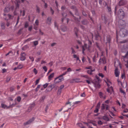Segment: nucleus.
Instances as JSON below:
<instances>
[{
    "instance_id": "61",
    "label": "nucleus",
    "mask_w": 128,
    "mask_h": 128,
    "mask_svg": "<svg viewBox=\"0 0 128 128\" xmlns=\"http://www.w3.org/2000/svg\"><path fill=\"white\" fill-rule=\"evenodd\" d=\"M85 96V94L84 93L81 94L80 95V96L81 97H84Z\"/></svg>"
},
{
    "instance_id": "49",
    "label": "nucleus",
    "mask_w": 128,
    "mask_h": 128,
    "mask_svg": "<svg viewBox=\"0 0 128 128\" xmlns=\"http://www.w3.org/2000/svg\"><path fill=\"white\" fill-rule=\"evenodd\" d=\"M40 79H38L36 80V84H35L36 85L39 82Z\"/></svg>"
},
{
    "instance_id": "9",
    "label": "nucleus",
    "mask_w": 128,
    "mask_h": 128,
    "mask_svg": "<svg viewBox=\"0 0 128 128\" xmlns=\"http://www.w3.org/2000/svg\"><path fill=\"white\" fill-rule=\"evenodd\" d=\"M54 73H52L50 74L48 76V82H50L52 79V78L54 77Z\"/></svg>"
},
{
    "instance_id": "64",
    "label": "nucleus",
    "mask_w": 128,
    "mask_h": 128,
    "mask_svg": "<svg viewBox=\"0 0 128 128\" xmlns=\"http://www.w3.org/2000/svg\"><path fill=\"white\" fill-rule=\"evenodd\" d=\"M2 70L3 73L5 72H6V70L4 68Z\"/></svg>"
},
{
    "instance_id": "25",
    "label": "nucleus",
    "mask_w": 128,
    "mask_h": 128,
    "mask_svg": "<svg viewBox=\"0 0 128 128\" xmlns=\"http://www.w3.org/2000/svg\"><path fill=\"white\" fill-rule=\"evenodd\" d=\"M51 21V18H48L47 19V22L49 24L50 22Z\"/></svg>"
},
{
    "instance_id": "60",
    "label": "nucleus",
    "mask_w": 128,
    "mask_h": 128,
    "mask_svg": "<svg viewBox=\"0 0 128 128\" xmlns=\"http://www.w3.org/2000/svg\"><path fill=\"white\" fill-rule=\"evenodd\" d=\"M8 16L9 18H10V19L12 18V16L10 14H8Z\"/></svg>"
},
{
    "instance_id": "48",
    "label": "nucleus",
    "mask_w": 128,
    "mask_h": 128,
    "mask_svg": "<svg viewBox=\"0 0 128 128\" xmlns=\"http://www.w3.org/2000/svg\"><path fill=\"white\" fill-rule=\"evenodd\" d=\"M98 75L100 76L102 78H103L104 76L103 74L102 73H99L98 74Z\"/></svg>"
},
{
    "instance_id": "16",
    "label": "nucleus",
    "mask_w": 128,
    "mask_h": 128,
    "mask_svg": "<svg viewBox=\"0 0 128 128\" xmlns=\"http://www.w3.org/2000/svg\"><path fill=\"white\" fill-rule=\"evenodd\" d=\"M98 56V53H96L94 56V57L93 58V61L94 62L95 61V59L96 58H97Z\"/></svg>"
},
{
    "instance_id": "54",
    "label": "nucleus",
    "mask_w": 128,
    "mask_h": 128,
    "mask_svg": "<svg viewBox=\"0 0 128 128\" xmlns=\"http://www.w3.org/2000/svg\"><path fill=\"white\" fill-rule=\"evenodd\" d=\"M72 71V69L70 68H69L67 69L68 72H70Z\"/></svg>"
},
{
    "instance_id": "38",
    "label": "nucleus",
    "mask_w": 128,
    "mask_h": 128,
    "mask_svg": "<svg viewBox=\"0 0 128 128\" xmlns=\"http://www.w3.org/2000/svg\"><path fill=\"white\" fill-rule=\"evenodd\" d=\"M100 103L99 102H98L97 104V105L96 106V108L99 109V108L100 107Z\"/></svg>"
},
{
    "instance_id": "1",
    "label": "nucleus",
    "mask_w": 128,
    "mask_h": 128,
    "mask_svg": "<svg viewBox=\"0 0 128 128\" xmlns=\"http://www.w3.org/2000/svg\"><path fill=\"white\" fill-rule=\"evenodd\" d=\"M85 42L84 45L82 46V53L84 54V51L85 50L87 49L89 52H90V50L91 48V42L89 40H86Z\"/></svg>"
},
{
    "instance_id": "15",
    "label": "nucleus",
    "mask_w": 128,
    "mask_h": 128,
    "mask_svg": "<svg viewBox=\"0 0 128 128\" xmlns=\"http://www.w3.org/2000/svg\"><path fill=\"white\" fill-rule=\"evenodd\" d=\"M102 119L106 121L109 120V119L106 116H105L103 117Z\"/></svg>"
},
{
    "instance_id": "59",
    "label": "nucleus",
    "mask_w": 128,
    "mask_h": 128,
    "mask_svg": "<svg viewBox=\"0 0 128 128\" xmlns=\"http://www.w3.org/2000/svg\"><path fill=\"white\" fill-rule=\"evenodd\" d=\"M102 59H100L99 60V62L100 63H102Z\"/></svg>"
},
{
    "instance_id": "32",
    "label": "nucleus",
    "mask_w": 128,
    "mask_h": 128,
    "mask_svg": "<svg viewBox=\"0 0 128 128\" xmlns=\"http://www.w3.org/2000/svg\"><path fill=\"white\" fill-rule=\"evenodd\" d=\"M42 68L44 70L45 72H46L47 71V69L46 67L45 66H44L42 67Z\"/></svg>"
},
{
    "instance_id": "17",
    "label": "nucleus",
    "mask_w": 128,
    "mask_h": 128,
    "mask_svg": "<svg viewBox=\"0 0 128 128\" xmlns=\"http://www.w3.org/2000/svg\"><path fill=\"white\" fill-rule=\"evenodd\" d=\"M1 106V107L4 108H8V107L6 105L3 103H2Z\"/></svg>"
},
{
    "instance_id": "43",
    "label": "nucleus",
    "mask_w": 128,
    "mask_h": 128,
    "mask_svg": "<svg viewBox=\"0 0 128 128\" xmlns=\"http://www.w3.org/2000/svg\"><path fill=\"white\" fill-rule=\"evenodd\" d=\"M98 111V109L96 108V109L94 110V112L95 113H97Z\"/></svg>"
},
{
    "instance_id": "10",
    "label": "nucleus",
    "mask_w": 128,
    "mask_h": 128,
    "mask_svg": "<svg viewBox=\"0 0 128 128\" xmlns=\"http://www.w3.org/2000/svg\"><path fill=\"white\" fill-rule=\"evenodd\" d=\"M116 65H119V66L120 68H121V66L120 62V61L118 60H117L114 63L115 66Z\"/></svg>"
},
{
    "instance_id": "55",
    "label": "nucleus",
    "mask_w": 128,
    "mask_h": 128,
    "mask_svg": "<svg viewBox=\"0 0 128 128\" xmlns=\"http://www.w3.org/2000/svg\"><path fill=\"white\" fill-rule=\"evenodd\" d=\"M86 61V60L85 59L84 57H83L82 58V62L84 63Z\"/></svg>"
},
{
    "instance_id": "31",
    "label": "nucleus",
    "mask_w": 128,
    "mask_h": 128,
    "mask_svg": "<svg viewBox=\"0 0 128 128\" xmlns=\"http://www.w3.org/2000/svg\"><path fill=\"white\" fill-rule=\"evenodd\" d=\"M11 78V77L10 76H9L7 78L6 80V81L7 82H9Z\"/></svg>"
},
{
    "instance_id": "7",
    "label": "nucleus",
    "mask_w": 128,
    "mask_h": 128,
    "mask_svg": "<svg viewBox=\"0 0 128 128\" xmlns=\"http://www.w3.org/2000/svg\"><path fill=\"white\" fill-rule=\"evenodd\" d=\"M114 74L116 77L119 76L120 74V71L117 68H116L115 70Z\"/></svg>"
},
{
    "instance_id": "56",
    "label": "nucleus",
    "mask_w": 128,
    "mask_h": 128,
    "mask_svg": "<svg viewBox=\"0 0 128 128\" xmlns=\"http://www.w3.org/2000/svg\"><path fill=\"white\" fill-rule=\"evenodd\" d=\"M92 66H90L88 67H87L86 68L90 70V69H92Z\"/></svg>"
},
{
    "instance_id": "51",
    "label": "nucleus",
    "mask_w": 128,
    "mask_h": 128,
    "mask_svg": "<svg viewBox=\"0 0 128 128\" xmlns=\"http://www.w3.org/2000/svg\"><path fill=\"white\" fill-rule=\"evenodd\" d=\"M98 123L99 124H102V122L100 120H99L98 122Z\"/></svg>"
},
{
    "instance_id": "23",
    "label": "nucleus",
    "mask_w": 128,
    "mask_h": 128,
    "mask_svg": "<svg viewBox=\"0 0 128 128\" xmlns=\"http://www.w3.org/2000/svg\"><path fill=\"white\" fill-rule=\"evenodd\" d=\"M120 92L122 93L123 94L124 96H125L126 95V93L123 90L120 89Z\"/></svg>"
},
{
    "instance_id": "2",
    "label": "nucleus",
    "mask_w": 128,
    "mask_h": 128,
    "mask_svg": "<svg viewBox=\"0 0 128 128\" xmlns=\"http://www.w3.org/2000/svg\"><path fill=\"white\" fill-rule=\"evenodd\" d=\"M104 80L106 84L108 87V88L107 89V92L109 93H110V94H111L113 92V88L112 86H110L111 84V82L110 80L107 78H106Z\"/></svg>"
},
{
    "instance_id": "34",
    "label": "nucleus",
    "mask_w": 128,
    "mask_h": 128,
    "mask_svg": "<svg viewBox=\"0 0 128 128\" xmlns=\"http://www.w3.org/2000/svg\"><path fill=\"white\" fill-rule=\"evenodd\" d=\"M34 45L35 46H36L38 44V42L37 41H36L34 42Z\"/></svg>"
},
{
    "instance_id": "62",
    "label": "nucleus",
    "mask_w": 128,
    "mask_h": 128,
    "mask_svg": "<svg viewBox=\"0 0 128 128\" xmlns=\"http://www.w3.org/2000/svg\"><path fill=\"white\" fill-rule=\"evenodd\" d=\"M72 53L74 54L76 53V52L72 48Z\"/></svg>"
},
{
    "instance_id": "40",
    "label": "nucleus",
    "mask_w": 128,
    "mask_h": 128,
    "mask_svg": "<svg viewBox=\"0 0 128 128\" xmlns=\"http://www.w3.org/2000/svg\"><path fill=\"white\" fill-rule=\"evenodd\" d=\"M82 22L83 24H87V22L86 20H85L82 21Z\"/></svg>"
},
{
    "instance_id": "58",
    "label": "nucleus",
    "mask_w": 128,
    "mask_h": 128,
    "mask_svg": "<svg viewBox=\"0 0 128 128\" xmlns=\"http://www.w3.org/2000/svg\"><path fill=\"white\" fill-rule=\"evenodd\" d=\"M41 53V51H39L37 53V55H40Z\"/></svg>"
},
{
    "instance_id": "27",
    "label": "nucleus",
    "mask_w": 128,
    "mask_h": 128,
    "mask_svg": "<svg viewBox=\"0 0 128 128\" xmlns=\"http://www.w3.org/2000/svg\"><path fill=\"white\" fill-rule=\"evenodd\" d=\"M70 102H67L66 104V107L69 106H70Z\"/></svg>"
},
{
    "instance_id": "24",
    "label": "nucleus",
    "mask_w": 128,
    "mask_h": 128,
    "mask_svg": "<svg viewBox=\"0 0 128 128\" xmlns=\"http://www.w3.org/2000/svg\"><path fill=\"white\" fill-rule=\"evenodd\" d=\"M10 54H11L10 55V56H11L12 55V54H13L12 52V51H10L9 52H8L7 54H6V56H7L8 55H9Z\"/></svg>"
},
{
    "instance_id": "36",
    "label": "nucleus",
    "mask_w": 128,
    "mask_h": 128,
    "mask_svg": "<svg viewBox=\"0 0 128 128\" xmlns=\"http://www.w3.org/2000/svg\"><path fill=\"white\" fill-rule=\"evenodd\" d=\"M102 63L105 64L106 63V59L104 58V59H102Z\"/></svg>"
},
{
    "instance_id": "47",
    "label": "nucleus",
    "mask_w": 128,
    "mask_h": 128,
    "mask_svg": "<svg viewBox=\"0 0 128 128\" xmlns=\"http://www.w3.org/2000/svg\"><path fill=\"white\" fill-rule=\"evenodd\" d=\"M35 24L36 25H38V20H36L35 22Z\"/></svg>"
},
{
    "instance_id": "29",
    "label": "nucleus",
    "mask_w": 128,
    "mask_h": 128,
    "mask_svg": "<svg viewBox=\"0 0 128 128\" xmlns=\"http://www.w3.org/2000/svg\"><path fill=\"white\" fill-rule=\"evenodd\" d=\"M29 58L30 60L32 62H33L34 60V59L33 57L32 56H30Z\"/></svg>"
},
{
    "instance_id": "37",
    "label": "nucleus",
    "mask_w": 128,
    "mask_h": 128,
    "mask_svg": "<svg viewBox=\"0 0 128 128\" xmlns=\"http://www.w3.org/2000/svg\"><path fill=\"white\" fill-rule=\"evenodd\" d=\"M74 30L75 31V34H76V35L77 36V34L76 32V31H78V29L76 28H75L74 29Z\"/></svg>"
},
{
    "instance_id": "19",
    "label": "nucleus",
    "mask_w": 128,
    "mask_h": 128,
    "mask_svg": "<svg viewBox=\"0 0 128 128\" xmlns=\"http://www.w3.org/2000/svg\"><path fill=\"white\" fill-rule=\"evenodd\" d=\"M124 1L123 0H121L119 2V4L120 6L124 4L123 3Z\"/></svg>"
},
{
    "instance_id": "6",
    "label": "nucleus",
    "mask_w": 128,
    "mask_h": 128,
    "mask_svg": "<svg viewBox=\"0 0 128 128\" xmlns=\"http://www.w3.org/2000/svg\"><path fill=\"white\" fill-rule=\"evenodd\" d=\"M34 120V117L30 119L28 121L26 122L24 124L25 125L30 124L31 123H32L33 121Z\"/></svg>"
},
{
    "instance_id": "11",
    "label": "nucleus",
    "mask_w": 128,
    "mask_h": 128,
    "mask_svg": "<svg viewBox=\"0 0 128 128\" xmlns=\"http://www.w3.org/2000/svg\"><path fill=\"white\" fill-rule=\"evenodd\" d=\"M73 56L74 58L76 59L78 63L80 62V60H79L78 56L76 54H74L73 55Z\"/></svg>"
},
{
    "instance_id": "57",
    "label": "nucleus",
    "mask_w": 128,
    "mask_h": 128,
    "mask_svg": "<svg viewBox=\"0 0 128 128\" xmlns=\"http://www.w3.org/2000/svg\"><path fill=\"white\" fill-rule=\"evenodd\" d=\"M104 104H102V110H104Z\"/></svg>"
},
{
    "instance_id": "33",
    "label": "nucleus",
    "mask_w": 128,
    "mask_h": 128,
    "mask_svg": "<svg viewBox=\"0 0 128 128\" xmlns=\"http://www.w3.org/2000/svg\"><path fill=\"white\" fill-rule=\"evenodd\" d=\"M45 98V96H42L40 100V102H42L44 100Z\"/></svg>"
},
{
    "instance_id": "46",
    "label": "nucleus",
    "mask_w": 128,
    "mask_h": 128,
    "mask_svg": "<svg viewBox=\"0 0 128 128\" xmlns=\"http://www.w3.org/2000/svg\"><path fill=\"white\" fill-rule=\"evenodd\" d=\"M80 79L79 78H76L74 80L76 82H79Z\"/></svg>"
},
{
    "instance_id": "45",
    "label": "nucleus",
    "mask_w": 128,
    "mask_h": 128,
    "mask_svg": "<svg viewBox=\"0 0 128 128\" xmlns=\"http://www.w3.org/2000/svg\"><path fill=\"white\" fill-rule=\"evenodd\" d=\"M90 124H92L94 126H96V124L95 122H93L92 123H90Z\"/></svg>"
},
{
    "instance_id": "35",
    "label": "nucleus",
    "mask_w": 128,
    "mask_h": 128,
    "mask_svg": "<svg viewBox=\"0 0 128 128\" xmlns=\"http://www.w3.org/2000/svg\"><path fill=\"white\" fill-rule=\"evenodd\" d=\"M21 100V98L20 97V96H18L17 99V100L19 102H20Z\"/></svg>"
},
{
    "instance_id": "50",
    "label": "nucleus",
    "mask_w": 128,
    "mask_h": 128,
    "mask_svg": "<svg viewBox=\"0 0 128 128\" xmlns=\"http://www.w3.org/2000/svg\"><path fill=\"white\" fill-rule=\"evenodd\" d=\"M67 72H65L62 75H60V76H61L63 77V76L65 75H66V74L67 73Z\"/></svg>"
},
{
    "instance_id": "5",
    "label": "nucleus",
    "mask_w": 128,
    "mask_h": 128,
    "mask_svg": "<svg viewBox=\"0 0 128 128\" xmlns=\"http://www.w3.org/2000/svg\"><path fill=\"white\" fill-rule=\"evenodd\" d=\"M64 80L63 77L61 76H60L55 79L54 82L55 84L58 83L63 81Z\"/></svg>"
},
{
    "instance_id": "13",
    "label": "nucleus",
    "mask_w": 128,
    "mask_h": 128,
    "mask_svg": "<svg viewBox=\"0 0 128 128\" xmlns=\"http://www.w3.org/2000/svg\"><path fill=\"white\" fill-rule=\"evenodd\" d=\"M117 80L118 84L119 86L124 87V86L123 84L121 82L119 79H118Z\"/></svg>"
},
{
    "instance_id": "26",
    "label": "nucleus",
    "mask_w": 128,
    "mask_h": 128,
    "mask_svg": "<svg viewBox=\"0 0 128 128\" xmlns=\"http://www.w3.org/2000/svg\"><path fill=\"white\" fill-rule=\"evenodd\" d=\"M23 67V66L22 64L19 65L18 66V69H20L22 68Z\"/></svg>"
},
{
    "instance_id": "21",
    "label": "nucleus",
    "mask_w": 128,
    "mask_h": 128,
    "mask_svg": "<svg viewBox=\"0 0 128 128\" xmlns=\"http://www.w3.org/2000/svg\"><path fill=\"white\" fill-rule=\"evenodd\" d=\"M77 125L78 127H80L81 128H84L83 126H82V124L80 123H78Z\"/></svg>"
},
{
    "instance_id": "20",
    "label": "nucleus",
    "mask_w": 128,
    "mask_h": 128,
    "mask_svg": "<svg viewBox=\"0 0 128 128\" xmlns=\"http://www.w3.org/2000/svg\"><path fill=\"white\" fill-rule=\"evenodd\" d=\"M118 13L119 14L121 13L122 14V15L123 16H124V12L122 11V10L121 9H120L119 10L118 12Z\"/></svg>"
},
{
    "instance_id": "28",
    "label": "nucleus",
    "mask_w": 128,
    "mask_h": 128,
    "mask_svg": "<svg viewBox=\"0 0 128 128\" xmlns=\"http://www.w3.org/2000/svg\"><path fill=\"white\" fill-rule=\"evenodd\" d=\"M48 84L47 83H46L45 84H44L43 85V87L44 88H46L48 86Z\"/></svg>"
},
{
    "instance_id": "42",
    "label": "nucleus",
    "mask_w": 128,
    "mask_h": 128,
    "mask_svg": "<svg viewBox=\"0 0 128 128\" xmlns=\"http://www.w3.org/2000/svg\"><path fill=\"white\" fill-rule=\"evenodd\" d=\"M121 77L122 79H123L124 78V79H125V76L124 74H122Z\"/></svg>"
},
{
    "instance_id": "4",
    "label": "nucleus",
    "mask_w": 128,
    "mask_h": 128,
    "mask_svg": "<svg viewBox=\"0 0 128 128\" xmlns=\"http://www.w3.org/2000/svg\"><path fill=\"white\" fill-rule=\"evenodd\" d=\"M120 36L122 37H124L127 34L126 30L122 29L120 31Z\"/></svg>"
},
{
    "instance_id": "14",
    "label": "nucleus",
    "mask_w": 128,
    "mask_h": 128,
    "mask_svg": "<svg viewBox=\"0 0 128 128\" xmlns=\"http://www.w3.org/2000/svg\"><path fill=\"white\" fill-rule=\"evenodd\" d=\"M95 70L94 69H90L87 71V72L88 74H92V72L94 71Z\"/></svg>"
},
{
    "instance_id": "44",
    "label": "nucleus",
    "mask_w": 128,
    "mask_h": 128,
    "mask_svg": "<svg viewBox=\"0 0 128 128\" xmlns=\"http://www.w3.org/2000/svg\"><path fill=\"white\" fill-rule=\"evenodd\" d=\"M83 76L86 78L87 79H89V80H90V78L88 77L86 75H84L83 76Z\"/></svg>"
},
{
    "instance_id": "12",
    "label": "nucleus",
    "mask_w": 128,
    "mask_h": 128,
    "mask_svg": "<svg viewBox=\"0 0 128 128\" xmlns=\"http://www.w3.org/2000/svg\"><path fill=\"white\" fill-rule=\"evenodd\" d=\"M99 95L100 97L101 98H103L104 99L105 98V97L104 95L103 94L102 92H100L99 94Z\"/></svg>"
},
{
    "instance_id": "3",
    "label": "nucleus",
    "mask_w": 128,
    "mask_h": 128,
    "mask_svg": "<svg viewBox=\"0 0 128 128\" xmlns=\"http://www.w3.org/2000/svg\"><path fill=\"white\" fill-rule=\"evenodd\" d=\"M99 79L98 78H97L96 79H95L93 82V83L94 87L96 88H99L100 85L99 84Z\"/></svg>"
},
{
    "instance_id": "63",
    "label": "nucleus",
    "mask_w": 128,
    "mask_h": 128,
    "mask_svg": "<svg viewBox=\"0 0 128 128\" xmlns=\"http://www.w3.org/2000/svg\"><path fill=\"white\" fill-rule=\"evenodd\" d=\"M64 87V85H61L60 87V89H62Z\"/></svg>"
},
{
    "instance_id": "8",
    "label": "nucleus",
    "mask_w": 128,
    "mask_h": 128,
    "mask_svg": "<svg viewBox=\"0 0 128 128\" xmlns=\"http://www.w3.org/2000/svg\"><path fill=\"white\" fill-rule=\"evenodd\" d=\"M26 54L24 53H22L21 54L20 60H24L26 58Z\"/></svg>"
},
{
    "instance_id": "39",
    "label": "nucleus",
    "mask_w": 128,
    "mask_h": 128,
    "mask_svg": "<svg viewBox=\"0 0 128 128\" xmlns=\"http://www.w3.org/2000/svg\"><path fill=\"white\" fill-rule=\"evenodd\" d=\"M2 29H4L5 28L4 24L2 23Z\"/></svg>"
},
{
    "instance_id": "18",
    "label": "nucleus",
    "mask_w": 128,
    "mask_h": 128,
    "mask_svg": "<svg viewBox=\"0 0 128 128\" xmlns=\"http://www.w3.org/2000/svg\"><path fill=\"white\" fill-rule=\"evenodd\" d=\"M10 10V8L8 7H6L5 8L4 11L5 12H8Z\"/></svg>"
},
{
    "instance_id": "30",
    "label": "nucleus",
    "mask_w": 128,
    "mask_h": 128,
    "mask_svg": "<svg viewBox=\"0 0 128 128\" xmlns=\"http://www.w3.org/2000/svg\"><path fill=\"white\" fill-rule=\"evenodd\" d=\"M33 72L35 74H36L38 73V71L35 68L34 69Z\"/></svg>"
},
{
    "instance_id": "22",
    "label": "nucleus",
    "mask_w": 128,
    "mask_h": 128,
    "mask_svg": "<svg viewBox=\"0 0 128 128\" xmlns=\"http://www.w3.org/2000/svg\"><path fill=\"white\" fill-rule=\"evenodd\" d=\"M61 29L62 30L63 32H65L67 30V28L66 27L64 26L63 27V28H62Z\"/></svg>"
},
{
    "instance_id": "41",
    "label": "nucleus",
    "mask_w": 128,
    "mask_h": 128,
    "mask_svg": "<svg viewBox=\"0 0 128 128\" xmlns=\"http://www.w3.org/2000/svg\"><path fill=\"white\" fill-rule=\"evenodd\" d=\"M28 23L27 22H26L25 24V25H24V27L26 28L28 27Z\"/></svg>"
},
{
    "instance_id": "52",
    "label": "nucleus",
    "mask_w": 128,
    "mask_h": 128,
    "mask_svg": "<svg viewBox=\"0 0 128 128\" xmlns=\"http://www.w3.org/2000/svg\"><path fill=\"white\" fill-rule=\"evenodd\" d=\"M87 58H88V62H89V63L90 64H92L91 63V61H90V59L88 57H87Z\"/></svg>"
},
{
    "instance_id": "53",
    "label": "nucleus",
    "mask_w": 128,
    "mask_h": 128,
    "mask_svg": "<svg viewBox=\"0 0 128 128\" xmlns=\"http://www.w3.org/2000/svg\"><path fill=\"white\" fill-rule=\"evenodd\" d=\"M88 80H86V82L88 84H90V80H89V79H88Z\"/></svg>"
}]
</instances>
